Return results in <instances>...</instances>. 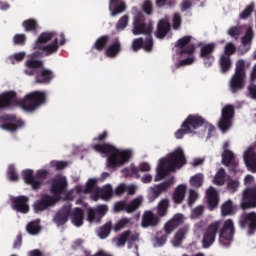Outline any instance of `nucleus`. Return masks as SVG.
Here are the masks:
<instances>
[{
  "label": "nucleus",
  "instance_id": "28",
  "mask_svg": "<svg viewBox=\"0 0 256 256\" xmlns=\"http://www.w3.org/2000/svg\"><path fill=\"white\" fill-rule=\"evenodd\" d=\"M159 221H161V219L158 217V215H155L153 211L148 210L145 211L142 216L141 226L144 228L157 227V225H159Z\"/></svg>",
  "mask_w": 256,
  "mask_h": 256
},
{
  "label": "nucleus",
  "instance_id": "63",
  "mask_svg": "<svg viewBox=\"0 0 256 256\" xmlns=\"http://www.w3.org/2000/svg\"><path fill=\"white\" fill-rule=\"evenodd\" d=\"M238 189H239V181L230 180L227 183V190L229 191V193H237Z\"/></svg>",
  "mask_w": 256,
  "mask_h": 256
},
{
  "label": "nucleus",
  "instance_id": "30",
  "mask_svg": "<svg viewBox=\"0 0 256 256\" xmlns=\"http://www.w3.org/2000/svg\"><path fill=\"white\" fill-rule=\"evenodd\" d=\"M121 41H119V38H116L113 43L108 45L105 49V55L106 57H109L110 59H115L119 53L122 51Z\"/></svg>",
  "mask_w": 256,
  "mask_h": 256
},
{
  "label": "nucleus",
  "instance_id": "13",
  "mask_svg": "<svg viewBox=\"0 0 256 256\" xmlns=\"http://www.w3.org/2000/svg\"><path fill=\"white\" fill-rule=\"evenodd\" d=\"M200 47V58L203 60L205 67H211L213 63H215V49L217 48V44L215 42H211L208 44H199Z\"/></svg>",
  "mask_w": 256,
  "mask_h": 256
},
{
  "label": "nucleus",
  "instance_id": "40",
  "mask_svg": "<svg viewBox=\"0 0 256 256\" xmlns=\"http://www.w3.org/2000/svg\"><path fill=\"white\" fill-rule=\"evenodd\" d=\"M227 177V172H225V168H220L213 179L214 185H217L218 187H223L225 185V178Z\"/></svg>",
  "mask_w": 256,
  "mask_h": 256
},
{
  "label": "nucleus",
  "instance_id": "56",
  "mask_svg": "<svg viewBox=\"0 0 256 256\" xmlns=\"http://www.w3.org/2000/svg\"><path fill=\"white\" fill-rule=\"evenodd\" d=\"M253 41V28L249 27L245 35L242 37V45H249Z\"/></svg>",
  "mask_w": 256,
  "mask_h": 256
},
{
  "label": "nucleus",
  "instance_id": "25",
  "mask_svg": "<svg viewBox=\"0 0 256 256\" xmlns=\"http://www.w3.org/2000/svg\"><path fill=\"white\" fill-rule=\"evenodd\" d=\"M12 207L18 213H29V197L18 196L12 200Z\"/></svg>",
  "mask_w": 256,
  "mask_h": 256
},
{
  "label": "nucleus",
  "instance_id": "38",
  "mask_svg": "<svg viewBox=\"0 0 256 256\" xmlns=\"http://www.w3.org/2000/svg\"><path fill=\"white\" fill-rule=\"evenodd\" d=\"M41 220H33L26 226V231L29 235H39L41 233Z\"/></svg>",
  "mask_w": 256,
  "mask_h": 256
},
{
  "label": "nucleus",
  "instance_id": "51",
  "mask_svg": "<svg viewBox=\"0 0 256 256\" xmlns=\"http://www.w3.org/2000/svg\"><path fill=\"white\" fill-rule=\"evenodd\" d=\"M237 53V47H235V44L233 42H228L224 47V55L225 57H231L232 55H235Z\"/></svg>",
  "mask_w": 256,
  "mask_h": 256
},
{
  "label": "nucleus",
  "instance_id": "10",
  "mask_svg": "<svg viewBox=\"0 0 256 256\" xmlns=\"http://www.w3.org/2000/svg\"><path fill=\"white\" fill-rule=\"evenodd\" d=\"M68 185L67 178L64 176H56L50 181V193L56 201L61 199L63 193L67 191Z\"/></svg>",
  "mask_w": 256,
  "mask_h": 256
},
{
  "label": "nucleus",
  "instance_id": "2",
  "mask_svg": "<svg viewBox=\"0 0 256 256\" xmlns=\"http://www.w3.org/2000/svg\"><path fill=\"white\" fill-rule=\"evenodd\" d=\"M92 148L94 151H97V153L107 155V167H109V169L121 167V165H125V163H128L129 159H131L130 150L121 151L112 144H94Z\"/></svg>",
  "mask_w": 256,
  "mask_h": 256
},
{
  "label": "nucleus",
  "instance_id": "49",
  "mask_svg": "<svg viewBox=\"0 0 256 256\" xmlns=\"http://www.w3.org/2000/svg\"><path fill=\"white\" fill-rule=\"evenodd\" d=\"M22 27H24V30L28 33L31 31H37V20L35 19L25 20L22 23Z\"/></svg>",
  "mask_w": 256,
  "mask_h": 256
},
{
  "label": "nucleus",
  "instance_id": "6",
  "mask_svg": "<svg viewBox=\"0 0 256 256\" xmlns=\"http://www.w3.org/2000/svg\"><path fill=\"white\" fill-rule=\"evenodd\" d=\"M47 103V94L43 91H33L27 94L22 101L24 111L33 112Z\"/></svg>",
  "mask_w": 256,
  "mask_h": 256
},
{
  "label": "nucleus",
  "instance_id": "55",
  "mask_svg": "<svg viewBox=\"0 0 256 256\" xmlns=\"http://www.w3.org/2000/svg\"><path fill=\"white\" fill-rule=\"evenodd\" d=\"M9 181H19V174H17V170L14 165H10L7 171Z\"/></svg>",
  "mask_w": 256,
  "mask_h": 256
},
{
  "label": "nucleus",
  "instance_id": "24",
  "mask_svg": "<svg viewBox=\"0 0 256 256\" xmlns=\"http://www.w3.org/2000/svg\"><path fill=\"white\" fill-rule=\"evenodd\" d=\"M69 217H71V206L64 205L54 216V223H56L58 227H61L69 221Z\"/></svg>",
  "mask_w": 256,
  "mask_h": 256
},
{
  "label": "nucleus",
  "instance_id": "54",
  "mask_svg": "<svg viewBox=\"0 0 256 256\" xmlns=\"http://www.w3.org/2000/svg\"><path fill=\"white\" fill-rule=\"evenodd\" d=\"M22 177H23L26 185H29L35 179V176H33V170H31V169L23 170Z\"/></svg>",
  "mask_w": 256,
  "mask_h": 256
},
{
  "label": "nucleus",
  "instance_id": "19",
  "mask_svg": "<svg viewBox=\"0 0 256 256\" xmlns=\"http://www.w3.org/2000/svg\"><path fill=\"white\" fill-rule=\"evenodd\" d=\"M0 123V127L6 131H17L19 127H23V122L11 115L0 116Z\"/></svg>",
  "mask_w": 256,
  "mask_h": 256
},
{
  "label": "nucleus",
  "instance_id": "33",
  "mask_svg": "<svg viewBox=\"0 0 256 256\" xmlns=\"http://www.w3.org/2000/svg\"><path fill=\"white\" fill-rule=\"evenodd\" d=\"M54 37H57V33L55 32H42L37 40L34 43L33 49L37 50V48H41L45 46V43H49L51 39H54Z\"/></svg>",
  "mask_w": 256,
  "mask_h": 256
},
{
  "label": "nucleus",
  "instance_id": "4",
  "mask_svg": "<svg viewBox=\"0 0 256 256\" xmlns=\"http://www.w3.org/2000/svg\"><path fill=\"white\" fill-rule=\"evenodd\" d=\"M206 121L201 115L190 114L181 124L180 129L175 132V137L177 139H183L185 135H191L197 133V129L203 127Z\"/></svg>",
  "mask_w": 256,
  "mask_h": 256
},
{
  "label": "nucleus",
  "instance_id": "18",
  "mask_svg": "<svg viewBox=\"0 0 256 256\" xmlns=\"http://www.w3.org/2000/svg\"><path fill=\"white\" fill-rule=\"evenodd\" d=\"M192 36H184L175 44V47L180 49L179 55H195V44H190Z\"/></svg>",
  "mask_w": 256,
  "mask_h": 256
},
{
  "label": "nucleus",
  "instance_id": "52",
  "mask_svg": "<svg viewBox=\"0 0 256 256\" xmlns=\"http://www.w3.org/2000/svg\"><path fill=\"white\" fill-rule=\"evenodd\" d=\"M129 25V15L122 16L118 22L116 23V30L117 31H123Z\"/></svg>",
  "mask_w": 256,
  "mask_h": 256
},
{
  "label": "nucleus",
  "instance_id": "5",
  "mask_svg": "<svg viewBox=\"0 0 256 256\" xmlns=\"http://www.w3.org/2000/svg\"><path fill=\"white\" fill-rule=\"evenodd\" d=\"M247 79V71L245 70V60L239 59L235 64L234 74L229 81V89L231 93H237L245 89V80Z\"/></svg>",
  "mask_w": 256,
  "mask_h": 256
},
{
  "label": "nucleus",
  "instance_id": "22",
  "mask_svg": "<svg viewBox=\"0 0 256 256\" xmlns=\"http://www.w3.org/2000/svg\"><path fill=\"white\" fill-rule=\"evenodd\" d=\"M222 165L229 167V171L237 173L239 169V160L231 150H224L222 153Z\"/></svg>",
  "mask_w": 256,
  "mask_h": 256
},
{
  "label": "nucleus",
  "instance_id": "34",
  "mask_svg": "<svg viewBox=\"0 0 256 256\" xmlns=\"http://www.w3.org/2000/svg\"><path fill=\"white\" fill-rule=\"evenodd\" d=\"M219 67L221 73L225 75L226 73H229L231 71V68L233 67V60L229 56H224L223 54L220 55L219 58Z\"/></svg>",
  "mask_w": 256,
  "mask_h": 256
},
{
  "label": "nucleus",
  "instance_id": "59",
  "mask_svg": "<svg viewBox=\"0 0 256 256\" xmlns=\"http://www.w3.org/2000/svg\"><path fill=\"white\" fill-rule=\"evenodd\" d=\"M182 21L183 20L181 19V14H179V12L174 13L173 19H172L173 29L175 30L180 29Z\"/></svg>",
  "mask_w": 256,
  "mask_h": 256
},
{
  "label": "nucleus",
  "instance_id": "8",
  "mask_svg": "<svg viewBox=\"0 0 256 256\" xmlns=\"http://www.w3.org/2000/svg\"><path fill=\"white\" fill-rule=\"evenodd\" d=\"M133 35H152L153 22L146 23L143 13L138 12L133 20Z\"/></svg>",
  "mask_w": 256,
  "mask_h": 256
},
{
  "label": "nucleus",
  "instance_id": "61",
  "mask_svg": "<svg viewBox=\"0 0 256 256\" xmlns=\"http://www.w3.org/2000/svg\"><path fill=\"white\" fill-rule=\"evenodd\" d=\"M143 41H144L143 38H135L132 41V46H131L132 51L137 53V51H140V49H143Z\"/></svg>",
  "mask_w": 256,
  "mask_h": 256
},
{
  "label": "nucleus",
  "instance_id": "31",
  "mask_svg": "<svg viewBox=\"0 0 256 256\" xmlns=\"http://www.w3.org/2000/svg\"><path fill=\"white\" fill-rule=\"evenodd\" d=\"M169 31H171V24L169 23V21H167L165 19L159 20V22L157 24V29L155 32L156 38L157 39H165V37H167V33H169Z\"/></svg>",
  "mask_w": 256,
  "mask_h": 256
},
{
  "label": "nucleus",
  "instance_id": "43",
  "mask_svg": "<svg viewBox=\"0 0 256 256\" xmlns=\"http://www.w3.org/2000/svg\"><path fill=\"white\" fill-rule=\"evenodd\" d=\"M188 229L186 227L180 228L178 233L174 235L173 245L175 247H179L183 240L185 239V235H187Z\"/></svg>",
  "mask_w": 256,
  "mask_h": 256
},
{
  "label": "nucleus",
  "instance_id": "64",
  "mask_svg": "<svg viewBox=\"0 0 256 256\" xmlns=\"http://www.w3.org/2000/svg\"><path fill=\"white\" fill-rule=\"evenodd\" d=\"M51 167H54V169H56V171H62V169H65V167H67V162L65 161H52L50 163Z\"/></svg>",
  "mask_w": 256,
  "mask_h": 256
},
{
  "label": "nucleus",
  "instance_id": "16",
  "mask_svg": "<svg viewBox=\"0 0 256 256\" xmlns=\"http://www.w3.org/2000/svg\"><path fill=\"white\" fill-rule=\"evenodd\" d=\"M141 207V199L135 198L131 202L127 203V201H118L114 204V212L121 213V211H125L126 213H133L137 211Z\"/></svg>",
  "mask_w": 256,
  "mask_h": 256
},
{
  "label": "nucleus",
  "instance_id": "45",
  "mask_svg": "<svg viewBox=\"0 0 256 256\" xmlns=\"http://www.w3.org/2000/svg\"><path fill=\"white\" fill-rule=\"evenodd\" d=\"M98 191L99 187H97V179L90 178L85 185L84 193H97Z\"/></svg>",
  "mask_w": 256,
  "mask_h": 256
},
{
  "label": "nucleus",
  "instance_id": "35",
  "mask_svg": "<svg viewBox=\"0 0 256 256\" xmlns=\"http://www.w3.org/2000/svg\"><path fill=\"white\" fill-rule=\"evenodd\" d=\"M17 97L15 91L5 92L0 96V109H5V107H10L14 99Z\"/></svg>",
  "mask_w": 256,
  "mask_h": 256
},
{
  "label": "nucleus",
  "instance_id": "32",
  "mask_svg": "<svg viewBox=\"0 0 256 256\" xmlns=\"http://www.w3.org/2000/svg\"><path fill=\"white\" fill-rule=\"evenodd\" d=\"M187 193V185L180 184L178 185L173 192L172 200L175 205H181L185 201V195Z\"/></svg>",
  "mask_w": 256,
  "mask_h": 256
},
{
  "label": "nucleus",
  "instance_id": "3",
  "mask_svg": "<svg viewBox=\"0 0 256 256\" xmlns=\"http://www.w3.org/2000/svg\"><path fill=\"white\" fill-rule=\"evenodd\" d=\"M25 66V75H29L30 77L35 75V83L37 85H49V83H51L55 77L53 71L43 68V60L30 58L26 61Z\"/></svg>",
  "mask_w": 256,
  "mask_h": 256
},
{
  "label": "nucleus",
  "instance_id": "11",
  "mask_svg": "<svg viewBox=\"0 0 256 256\" xmlns=\"http://www.w3.org/2000/svg\"><path fill=\"white\" fill-rule=\"evenodd\" d=\"M222 222L216 221L211 223L203 234L202 239V247L204 249H209L213 243H215V239H217V233H219V229H221Z\"/></svg>",
  "mask_w": 256,
  "mask_h": 256
},
{
  "label": "nucleus",
  "instance_id": "23",
  "mask_svg": "<svg viewBox=\"0 0 256 256\" xmlns=\"http://www.w3.org/2000/svg\"><path fill=\"white\" fill-rule=\"evenodd\" d=\"M55 205V198L53 196L44 194L41 198L33 204L34 213H41Z\"/></svg>",
  "mask_w": 256,
  "mask_h": 256
},
{
  "label": "nucleus",
  "instance_id": "42",
  "mask_svg": "<svg viewBox=\"0 0 256 256\" xmlns=\"http://www.w3.org/2000/svg\"><path fill=\"white\" fill-rule=\"evenodd\" d=\"M169 210V199H162L157 205V215L158 217H165L167 211Z\"/></svg>",
  "mask_w": 256,
  "mask_h": 256
},
{
  "label": "nucleus",
  "instance_id": "26",
  "mask_svg": "<svg viewBox=\"0 0 256 256\" xmlns=\"http://www.w3.org/2000/svg\"><path fill=\"white\" fill-rule=\"evenodd\" d=\"M109 11L111 17H117L127 11V4L123 0H109Z\"/></svg>",
  "mask_w": 256,
  "mask_h": 256
},
{
  "label": "nucleus",
  "instance_id": "41",
  "mask_svg": "<svg viewBox=\"0 0 256 256\" xmlns=\"http://www.w3.org/2000/svg\"><path fill=\"white\" fill-rule=\"evenodd\" d=\"M131 234V230H126L122 232L118 237L113 238V243H115L116 247H125L129 239V235Z\"/></svg>",
  "mask_w": 256,
  "mask_h": 256
},
{
  "label": "nucleus",
  "instance_id": "46",
  "mask_svg": "<svg viewBox=\"0 0 256 256\" xmlns=\"http://www.w3.org/2000/svg\"><path fill=\"white\" fill-rule=\"evenodd\" d=\"M221 215L222 217H227L233 215V201L227 200L221 206Z\"/></svg>",
  "mask_w": 256,
  "mask_h": 256
},
{
  "label": "nucleus",
  "instance_id": "14",
  "mask_svg": "<svg viewBox=\"0 0 256 256\" xmlns=\"http://www.w3.org/2000/svg\"><path fill=\"white\" fill-rule=\"evenodd\" d=\"M240 208L243 211L247 209H256V187H249L242 192Z\"/></svg>",
  "mask_w": 256,
  "mask_h": 256
},
{
  "label": "nucleus",
  "instance_id": "60",
  "mask_svg": "<svg viewBox=\"0 0 256 256\" xmlns=\"http://www.w3.org/2000/svg\"><path fill=\"white\" fill-rule=\"evenodd\" d=\"M193 63H195V57H188V58L182 59L178 63H176V69H179L181 67H186L187 65H193Z\"/></svg>",
  "mask_w": 256,
  "mask_h": 256
},
{
  "label": "nucleus",
  "instance_id": "44",
  "mask_svg": "<svg viewBox=\"0 0 256 256\" xmlns=\"http://www.w3.org/2000/svg\"><path fill=\"white\" fill-rule=\"evenodd\" d=\"M204 181H205V178L203 174L198 173L190 178V185L191 187H194V189H199L200 187H203Z\"/></svg>",
  "mask_w": 256,
  "mask_h": 256
},
{
  "label": "nucleus",
  "instance_id": "58",
  "mask_svg": "<svg viewBox=\"0 0 256 256\" xmlns=\"http://www.w3.org/2000/svg\"><path fill=\"white\" fill-rule=\"evenodd\" d=\"M144 51L150 52L153 51V36L147 35L146 40L143 41V47Z\"/></svg>",
  "mask_w": 256,
  "mask_h": 256
},
{
  "label": "nucleus",
  "instance_id": "37",
  "mask_svg": "<svg viewBox=\"0 0 256 256\" xmlns=\"http://www.w3.org/2000/svg\"><path fill=\"white\" fill-rule=\"evenodd\" d=\"M72 215V223L75 227H81L83 225V219H85V214L83 213V209L75 208Z\"/></svg>",
  "mask_w": 256,
  "mask_h": 256
},
{
  "label": "nucleus",
  "instance_id": "15",
  "mask_svg": "<svg viewBox=\"0 0 256 256\" xmlns=\"http://www.w3.org/2000/svg\"><path fill=\"white\" fill-rule=\"evenodd\" d=\"M175 183V179L170 178L167 181H164L160 184H156L154 187H151L148 193L149 201H155L158 197L161 196L162 193H167L171 185Z\"/></svg>",
  "mask_w": 256,
  "mask_h": 256
},
{
  "label": "nucleus",
  "instance_id": "9",
  "mask_svg": "<svg viewBox=\"0 0 256 256\" xmlns=\"http://www.w3.org/2000/svg\"><path fill=\"white\" fill-rule=\"evenodd\" d=\"M183 223V214H175L168 222L164 224V234L161 236H157V243L159 245H165L167 243V239H169V235L173 233L179 225Z\"/></svg>",
  "mask_w": 256,
  "mask_h": 256
},
{
  "label": "nucleus",
  "instance_id": "20",
  "mask_svg": "<svg viewBox=\"0 0 256 256\" xmlns=\"http://www.w3.org/2000/svg\"><path fill=\"white\" fill-rule=\"evenodd\" d=\"M139 171L141 173H149V171H151V165H149V163L147 162L141 163L138 167L132 164L129 168H125L123 170V174L126 177H134V179H141Z\"/></svg>",
  "mask_w": 256,
  "mask_h": 256
},
{
  "label": "nucleus",
  "instance_id": "21",
  "mask_svg": "<svg viewBox=\"0 0 256 256\" xmlns=\"http://www.w3.org/2000/svg\"><path fill=\"white\" fill-rule=\"evenodd\" d=\"M59 51V38L55 37L53 43L41 46L37 48L36 51L32 54L33 57H49V55H53Z\"/></svg>",
  "mask_w": 256,
  "mask_h": 256
},
{
  "label": "nucleus",
  "instance_id": "36",
  "mask_svg": "<svg viewBox=\"0 0 256 256\" xmlns=\"http://www.w3.org/2000/svg\"><path fill=\"white\" fill-rule=\"evenodd\" d=\"M110 39L109 35H102L98 37L95 40L92 49H95V51H98L99 53H101V51H105V49H107V45H109Z\"/></svg>",
  "mask_w": 256,
  "mask_h": 256
},
{
  "label": "nucleus",
  "instance_id": "27",
  "mask_svg": "<svg viewBox=\"0 0 256 256\" xmlns=\"http://www.w3.org/2000/svg\"><path fill=\"white\" fill-rule=\"evenodd\" d=\"M244 162L246 167L252 173H256V151L255 148L249 147L247 151L244 152Z\"/></svg>",
  "mask_w": 256,
  "mask_h": 256
},
{
  "label": "nucleus",
  "instance_id": "29",
  "mask_svg": "<svg viewBox=\"0 0 256 256\" xmlns=\"http://www.w3.org/2000/svg\"><path fill=\"white\" fill-rule=\"evenodd\" d=\"M206 199H207L208 209L210 211H214V209H217L219 205V193L215 188L210 187L206 191Z\"/></svg>",
  "mask_w": 256,
  "mask_h": 256
},
{
  "label": "nucleus",
  "instance_id": "47",
  "mask_svg": "<svg viewBox=\"0 0 256 256\" xmlns=\"http://www.w3.org/2000/svg\"><path fill=\"white\" fill-rule=\"evenodd\" d=\"M246 95L247 97H250V99L256 101V80H253L251 77L247 86Z\"/></svg>",
  "mask_w": 256,
  "mask_h": 256
},
{
  "label": "nucleus",
  "instance_id": "62",
  "mask_svg": "<svg viewBox=\"0 0 256 256\" xmlns=\"http://www.w3.org/2000/svg\"><path fill=\"white\" fill-rule=\"evenodd\" d=\"M197 199H199V194L195 190L191 189L189 191V196H188V207H193Z\"/></svg>",
  "mask_w": 256,
  "mask_h": 256
},
{
  "label": "nucleus",
  "instance_id": "1",
  "mask_svg": "<svg viewBox=\"0 0 256 256\" xmlns=\"http://www.w3.org/2000/svg\"><path fill=\"white\" fill-rule=\"evenodd\" d=\"M184 165H187V158H185V152H183V149L178 147L170 153L167 158L159 160V164L156 169L155 181L165 179L169 173H173L175 169H181Z\"/></svg>",
  "mask_w": 256,
  "mask_h": 256
},
{
  "label": "nucleus",
  "instance_id": "17",
  "mask_svg": "<svg viewBox=\"0 0 256 256\" xmlns=\"http://www.w3.org/2000/svg\"><path fill=\"white\" fill-rule=\"evenodd\" d=\"M238 223L241 229H245V227H248L249 235H255L256 212H249L241 215Z\"/></svg>",
  "mask_w": 256,
  "mask_h": 256
},
{
  "label": "nucleus",
  "instance_id": "48",
  "mask_svg": "<svg viewBox=\"0 0 256 256\" xmlns=\"http://www.w3.org/2000/svg\"><path fill=\"white\" fill-rule=\"evenodd\" d=\"M113 197V187L111 184H107L100 190V198L107 200Z\"/></svg>",
  "mask_w": 256,
  "mask_h": 256
},
{
  "label": "nucleus",
  "instance_id": "53",
  "mask_svg": "<svg viewBox=\"0 0 256 256\" xmlns=\"http://www.w3.org/2000/svg\"><path fill=\"white\" fill-rule=\"evenodd\" d=\"M129 223H131V219L129 218H122L120 220H118V223H116L113 227L114 231H121V229H125V227H127V225H129Z\"/></svg>",
  "mask_w": 256,
  "mask_h": 256
},
{
  "label": "nucleus",
  "instance_id": "39",
  "mask_svg": "<svg viewBox=\"0 0 256 256\" xmlns=\"http://www.w3.org/2000/svg\"><path fill=\"white\" fill-rule=\"evenodd\" d=\"M111 229H113V223L111 221L106 222L97 230L98 237L100 239H107L111 235Z\"/></svg>",
  "mask_w": 256,
  "mask_h": 256
},
{
  "label": "nucleus",
  "instance_id": "12",
  "mask_svg": "<svg viewBox=\"0 0 256 256\" xmlns=\"http://www.w3.org/2000/svg\"><path fill=\"white\" fill-rule=\"evenodd\" d=\"M235 117V107L231 104H227L222 108L221 118L218 122V127L225 133L231 128V123Z\"/></svg>",
  "mask_w": 256,
  "mask_h": 256
},
{
  "label": "nucleus",
  "instance_id": "7",
  "mask_svg": "<svg viewBox=\"0 0 256 256\" xmlns=\"http://www.w3.org/2000/svg\"><path fill=\"white\" fill-rule=\"evenodd\" d=\"M235 236V224L232 219L226 220L219 230V243L222 247H231Z\"/></svg>",
  "mask_w": 256,
  "mask_h": 256
},
{
  "label": "nucleus",
  "instance_id": "57",
  "mask_svg": "<svg viewBox=\"0 0 256 256\" xmlns=\"http://www.w3.org/2000/svg\"><path fill=\"white\" fill-rule=\"evenodd\" d=\"M14 45L23 46L27 43V36L25 34H15L13 37Z\"/></svg>",
  "mask_w": 256,
  "mask_h": 256
},
{
  "label": "nucleus",
  "instance_id": "50",
  "mask_svg": "<svg viewBox=\"0 0 256 256\" xmlns=\"http://www.w3.org/2000/svg\"><path fill=\"white\" fill-rule=\"evenodd\" d=\"M253 11H255V3L252 2L240 13L239 18L242 20L249 19Z\"/></svg>",
  "mask_w": 256,
  "mask_h": 256
}]
</instances>
